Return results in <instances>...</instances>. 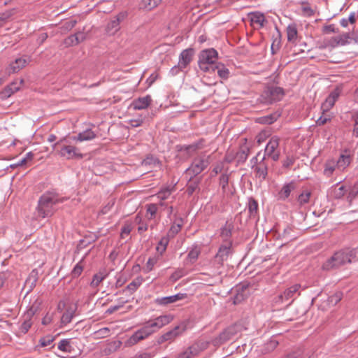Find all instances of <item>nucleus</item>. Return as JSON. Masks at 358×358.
Listing matches in <instances>:
<instances>
[{"mask_svg": "<svg viewBox=\"0 0 358 358\" xmlns=\"http://www.w3.org/2000/svg\"><path fill=\"white\" fill-rule=\"evenodd\" d=\"M66 200L64 197H60L55 192H46L43 194L38 201L36 208L38 216L41 218L51 217L56 211L55 206Z\"/></svg>", "mask_w": 358, "mask_h": 358, "instance_id": "1", "label": "nucleus"}, {"mask_svg": "<svg viewBox=\"0 0 358 358\" xmlns=\"http://www.w3.org/2000/svg\"><path fill=\"white\" fill-rule=\"evenodd\" d=\"M72 139L69 138H62L59 141L55 143L52 148L56 149L59 148L57 151L58 155L63 158L68 160L71 159H81L83 158V155L80 152V149L72 144Z\"/></svg>", "mask_w": 358, "mask_h": 358, "instance_id": "2", "label": "nucleus"}, {"mask_svg": "<svg viewBox=\"0 0 358 358\" xmlns=\"http://www.w3.org/2000/svg\"><path fill=\"white\" fill-rule=\"evenodd\" d=\"M232 254V242H227L222 244L213 259L211 262L212 266L215 268V275H221V271L223 267L224 262L227 260L230 255Z\"/></svg>", "mask_w": 358, "mask_h": 358, "instance_id": "3", "label": "nucleus"}, {"mask_svg": "<svg viewBox=\"0 0 358 358\" xmlns=\"http://www.w3.org/2000/svg\"><path fill=\"white\" fill-rule=\"evenodd\" d=\"M211 162V155L202 152L193 159L191 165L186 169L185 172L191 176V178L195 177L203 171L210 165Z\"/></svg>", "mask_w": 358, "mask_h": 358, "instance_id": "4", "label": "nucleus"}, {"mask_svg": "<svg viewBox=\"0 0 358 358\" xmlns=\"http://www.w3.org/2000/svg\"><path fill=\"white\" fill-rule=\"evenodd\" d=\"M284 95L285 92L282 87L270 85L264 89L259 99L264 104H271L280 101Z\"/></svg>", "mask_w": 358, "mask_h": 358, "instance_id": "5", "label": "nucleus"}, {"mask_svg": "<svg viewBox=\"0 0 358 358\" xmlns=\"http://www.w3.org/2000/svg\"><path fill=\"white\" fill-rule=\"evenodd\" d=\"M217 52L214 48L202 50L199 56V66L201 70L208 72L210 69L214 71V63L217 58Z\"/></svg>", "mask_w": 358, "mask_h": 358, "instance_id": "6", "label": "nucleus"}, {"mask_svg": "<svg viewBox=\"0 0 358 358\" xmlns=\"http://www.w3.org/2000/svg\"><path fill=\"white\" fill-rule=\"evenodd\" d=\"M244 327L241 323H236L231 325L224 329L218 336L213 340L214 345H220L234 338L238 334L241 333Z\"/></svg>", "mask_w": 358, "mask_h": 358, "instance_id": "7", "label": "nucleus"}, {"mask_svg": "<svg viewBox=\"0 0 358 358\" xmlns=\"http://www.w3.org/2000/svg\"><path fill=\"white\" fill-rule=\"evenodd\" d=\"M346 257L343 250L336 252L323 264L322 269L329 271L339 268L348 263Z\"/></svg>", "mask_w": 358, "mask_h": 358, "instance_id": "8", "label": "nucleus"}, {"mask_svg": "<svg viewBox=\"0 0 358 358\" xmlns=\"http://www.w3.org/2000/svg\"><path fill=\"white\" fill-rule=\"evenodd\" d=\"M186 330L187 324L185 322H182L173 329L160 336L157 339V343L162 344L166 341L173 342L176 338L182 336Z\"/></svg>", "mask_w": 358, "mask_h": 358, "instance_id": "9", "label": "nucleus"}, {"mask_svg": "<svg viewBox=\"0 0 358 358\" xmlns=\"http://www.w3.org/2000/svg\"><path fill=\"white\" fill-rule=\"evenodd\" d=\"M261 157V153L258 152L257 156L253 157L251 160V162H254V165L252 166V169H254L256 173V177L262 178V180H265L268 175V165L265 163V155H263L260 161L258 162L259 159Z\"/></svg>", "mask_w": 358, "mask_h": 358, "instance_id": "10", "label": "nucleus"}, {"mask_svg": "<svg viewBox=\"0 0 358 358\" xmlns=\"http://www.w3.org/2000/svg\"><path fill=\"white\" fill-rule=\"evenodd\" d=\"M279 143L280 138L278 136L271 137L264 150L265 157H268L273 161H278L280 158Z\"/></svg>", "mask_w": 358, "mask_h": 358, "instance_id": "11", "label": "nucleus"}, {"mask_svg": "<svg viewBox=\"0 0 358 358\" xmlns=\"http://www.w3.org/2000/svg\"><path fill=\"white\" fill-rule=\"evenodd\" d=\"M153 331L151 329L150 326L146 322L145 324L136 331L128 340H127V345H133L139 342L140 341H142L150 335L153 334Z\"/></svg>", "mask_w": 358, "mask_h": 358, "instance_id": "12", "label": "nucleus"}, {"mask_svg": "<svg viewBox=\"0 0 358 358\" xmlns=\"http://www.w3.org/2000/svg\"><path fill=\"white\" fill-rule=\"evenodd\" d=\"M127 16L126 12H120L117 15L113 17L108 22L106 27V31L110 34H114L120 29V24Z\"/></svg>", "mask_w": 358, "mask_h": 358, "instance_id": "13", "label": "nucleus"}, {"mask_svg": "<svg viewBox=\"0 0 358 358\" xmlns=\"http://www.w3.org/2000/svg\"><path fill=\"white\" fill-rule=\"evenodd\" d=\"M194 50L193 48H187L182 51L179 56L178 66L180 69L186 68L193 59Z\"/></svg>", "mask_w": 358, "mask_h": 358, "instance_id": "14", "label": "nucleus"}, {"mask_svg": "<svg viewBox=\"0 0 358 358\" xmlns=\"http://www.w3.org/2000/svg\"><path fill=\"white\" fill-rule=\"evenodd\" d=\"M29 62L30 59L26 57L17 58L14 62L9 64L7 71L9 73H17L25 67Z\"/></svg>", "mask_w": 358, "mask_h": 358, "instance_id": "15", "label": "nucleus"}, {"mask_svg": "<svg viewBox=\"0 0 358 358\" xmlns=\"http://www.w3.org/2000/svg\"><path fill=\"white\" fill-rule=\"evenodd\" d=\"M151 96L150 95H146L145 96L139 97L134 99L132 101L131 106L134 110H143L147 108L151 103Z\"/></svg>", "mask_w": 358, "mask_h": 358, "instance_id": "16", "label": "nucleus"}, {"mask_svg": "<svg viewBox=\"0 0 358 358\" xmlns=\"http://www.w3.org/2000/svg\"><path fill=\"white\" fill-rule=\"evenodd\" d=\"M234 229V223L229 221H227L225 224L220 229V236L224 243H227V242H232L230 238Z\"/></svg>", "mask_w": 358, "mask_h": 358, "instance_id": "17", "label": "nucleus"}, {"mask_svg": "<svg viewBox=\"0 0 358 358\" xmlns=\"http://www.w3.org/2000/svg\"><path fill=\"white\" fill-rule=\"evenodd\" d=\"M199 346L198 344H193L185 349L184 351L180 352L176 356V358H192L197 356L200 352Z\"/></svg>", "mask_w": 358, "mask_h": 358, "instance_id": "18", "label": "nucleus"}, {"mask_svg": "<svg viewBox=\"0 0 358 358\" xmlns=\"http://www.w3.org/2000/svg\"><path fill=\"white\" fill-rule=\"evenodd\" d=\"M187 297V294L178 293L175 295L157 298L156 302L159 305H167L175 303L178 301L182 300Z\"/></svg>", "mask_w": 358, "mask_h": 358, "instance_id": "19", "label": "nucleus"}, {"mask_svg": "<svg viewBox=\"0 0 358 358\" xmlns=\"http://www.w3.org/2000/svg\"><path fill=\"white\" fill-rule=\"evenodd\" d=\"M96 137V134L90 129H87L83 132L79 133L77 136H71L73 141H90Z\"/></svg>", "mask_w": 358, "mask_h": 358, "instance_id": "20", "label": "nucleus"}, {"mask_svg": "<svg viewBox=\"0 0 358 358\" xmlns=\"http://www.w3.org/2000/svg\"><path fill=\"white\" fill-rule=\"evenodd\" d=\"M23 83L24 80L22 79L11 83L4 89L3 92H2L3 96L4 97L10 96L13 94L17 92L20 89Z\"/></svg>", "mask_w": 358, "mask_h": 358, "instance_id": "21", "label": "nucleus"}, {"mask_svg": "<svg viewBox=\"0 0 358 358\" xmlns=\"http://www.w3.org/2000/svg\"><path fill=\"white\" fill-rule=\"evenodd\" d=\"M38 277L39 275L38 270L36 268L33 269L25 281V286L29 287L28 292L31 291L36 287Z\"/></svg>", "mask_w": 358, "mask_h": 358, "instance_id": "22", "label": "nucleus"}, {"mask_svg": "<svg viewBox=\"0 0 358 358\" xmlns=\"http://www.w3.org/2000/svg\"><path fill=\"white\" fill-rule=\"evenodd\" d=\"M76 310V305L74 304L73 306H69L65 313L62 315L61 317V323L63 325H66L70 323L74 317L75 312Z\"/></svg>", "mask_w": 358, "mask_h": 358, "instance_id": "23", "label": "nucleus"}, {"mask_svg": "<svg viewBox=\"0 0 358 358\" xmlns=\"http://www.w3.org/2000/svg\"><path fill=\"white\" fill-rule=\"evenodd\" d=\"M352 39H353V37L352 34L350 33L343 34L332 38L334 43V45H345L349 44Z\"/></svg>", "mask_w": 358, "mask_h": 358, "instance_id": "24", "label": "nucleus"}, {"mask_svg": "<svg viewBox=\"0 0 358 358\" xmlns=\"http://www.w3.org/2000/svg\"><path fill=\"white\" fill-rule=\"evenodd\" d=\"M36 310H33V307H31L27 312V318L22 322L20 327V332L22 334H26L29 331V329L31 327V317L34 314Z\"/></svg>", "mask_w": 358, "mask_h": 358, "instance_id": "25", "label": "nucleus"}, {"mask_svg": "<svg viewBox=\"0 0 358 358\" xmlns=\"http://www.w3.org/2000/svg\"><path fill=\"white\" fill-rule=\"evenodd\" d=\"M295 183L290 182L283 185L281 190L279 192V196L281 199L285 200L290 195L292 190L295 189Z\"/></svg>", "mask_w": 358, "mask_h": 358, "instance_id": "26", "label": "nucleus"}, {"mask_svg": "<svg viewBox=\"0 0 358 358\" xmlns=\"http://www.w3.org/2000/svg\"><path fill=\"white\" fill-rule=\"evenodd\" d=\"M250 150L247 146L241 147L236 152V159L239 164L244 163L249 155Z\"/></svg>", "mask_w": 358, "mask_h": 358, "instance_id": "27", "label": "nucleus"}, {"mask_svg": "<svg viewBox=\"0 0 358 358\" xmlns=\"http://www.w3.org/2000/svg\"><path fill=\"white\" fill-rule=\"evenodd\" d=\"M108 276V273L105 270L99 271L94 275L92 280L90 283L91 287H96L99 284Z\"/></svg>", "mask_w": 358, "mask_h": 358, "instance_id": "28", "label": "nucleus"}, {"mask_svg": "<svg viewBox=\"0 0 358 358\" xmlns=\"http://www.w3.org/2000/svg\"><path fill=\"white\" fill-rule=\"evenodd\" d=\"M182 224L183 220L178 218L176 222L171 225L168 232V236L174 237L181 230Z\"/></svg>", "mask_w": 358, "mask_h": 358, "instance_id": "29", "label": "nucleus"}, {"mask_svg": "<svg viewBox=\"0 0 358 358\" xmlns=\"http://www.w3.org/2000/svg\"><path fill=\"white\" fill-rule=\"evenodd\" d=\"M280 116V114L278 113H273L272 114L263 116L259 118V122L260 124H271L275 122L278 117Z\"/></svg>", "mask_w": 358, "mask_h": 358, "instance_id": "30", "label": "nucleus"}, {"mask_svg": "<svg viewBox=\"0 0 358 358\" xmlns=\"http://www.w3.org/2000/svg\"><path fill=\"white\" fill-rule=\"evenodd\" d=\"M177 148L180 152H186L188 155H192L199 148V145L198 143H195L191 145H178Z\"/></svg>", "mask_w": 358, "mask_h": 358, "instance_id": "31", "label": "nucleus"}, {"mask_svg": "<svg viewBox=\"0 0 358 358\" xmlns=\"http://www.w3.org/2000/svg\"><path fill=\"white\" fill-rule=\"evenodd\" d=\"M265 22V17L262 13H253L251 16V23L252 25L256 24L258 25L259 27H263L264 26Z\"/></svg>", "mask_w": 358, "mask_h": 358, "instance_id": "32", "label": "nucleus"}, {"mask_svg": "<svg viewBox=\"0 0 358 358\" xmlns=\"http://www.w3.org/2000/svg\"><path fill=\"white\" fill-rule=\"evenodd\" d=\"M345 254L347 256V262L351 263L358 260V247L354 249H345Z\"/></svg>", "mask_w": 358, "mask_h": 358, "instance_id": "33", "label": "nucleus"}, {"mask_svg": "<svg viewBox=\"0 0 358 358\" xmlns=\"http://www.w3.org/2000/svg\"><path fill=\"white\" fill-rule=\"evenodd\" d=\"M160 328L169 324L173 320V316L171 314L160 315L155 318Z\"/></svg>", "mask_w": 358, "mask_h": 358, "instance_id": "34", "label": "nucleus"}, {"mask_svg": "<svg viewBox=\"0 0 358 358\" xmlns=\"http://www.w3.org/2000/svg\"><path fill=\"white\" fill-rule=\"evenodd\" d=\"M278 344V341L275 338H271L268 342H266L264 344V348L262 349V352L264 353L272 352L277 348Z\"/></svg>", "mask_w": 358, "mask_h": 358, "instance_id": "35", "label": "nucleus"}, {"mask_svg": "<svg viewBox=\"0 0 358 358\" xmlns=\"http://www.w3.org/2000/svg\"><path fill=\"white\" fill-rule=\"evenodd\" d=\"M294 232V227L289 225H287L284 229L281 236L283 238H285L288 241H294L296 238V236L292 234Z\"/></svg>", "mask_w": 358, "mask_h": 358, "instance_id": "36", "label": "nucleus"}, {"mask_svg": "<svg viewBox=\"0 0 358 358\" xmlns=\"http://www.w3.org/2000/svg\"><path fill=\"white\" fill-rule=\"evenodd\" d=\"M213 68L214 71L215 69L217 70V74L221 78L227 79L229 78V71L227 68L225 67L224 64H218L217 65L213 66Z\"/></svg>", "mask_w": 358, "mask_h": 358, "instance_id": "37", "label": "nucleus"}, {"mask_svg": "<svg viewBox=\"0 0 358 358\" xmlns=\"http://www.w3.org/2000/svg\"><path fill=\"white\" fill-rule=\"evenodd\" d=\"M350 155H341L337 161L336 166L340 169H345L350 164Z\"/></svg>", "mask_w": 358, "mask_h": 358, "instance_id": "38", "label": "nucleus"}, {"mask_svg": "<svg viewBox=\"0 0 358 358\" xmlns=\"http://www.w3.org/2000/svg\"><path fill=\"white\" fill-rule=\"evenodd\" d=\"M300 287V285L296 284L287 289L284 292L285 300L288 301L289 299H292L294 296V294H296L298 292Z\"/></svg>", "mask_w": 358, "mask_h": 358, "instance_id": "39", "label": "nucleus"}, {"mask_svg": "<svg viewBox=\"0 0 358 358\" xmlns=\"http://www.w3.org/2000/svg\"><path fill=\"white\" fill-rule=\"evenodd\" d=\"M311 192L308 190L303 191L298 196L297 201L300 206H302L309 202Z\"/></svg>", "mask_w": 358, "mask_h": 358, "instance_id": "40", "label": "nucleus"}, {"mask_svg": "<svg viewBox=\"0 0 358 358\" xmlns=\"http://www.w3.org/2000/svg\"><path fill=\"white\" fill-rule=\"evenodd\" d=\"M161 0H142L141 3V8L150 10L157 7Z\"/></svg>", "mask_w": 358, "mask_h": 358, "instance_id": "41", "label": "nucleus"}, {"mask_svg": "<svg viewBox=\"0 0 358 358\" xmlns=\"http://www.w3.org/2000/svg\"><path fill=\"white\" fill-rule=\"evenodd\" d=\"M287 40L294 42L297 37V29L295 25H289L287 28Z\"/></svg>", "mask_w": 358, "mask_h": 358, "instance_id": "42", "label": "nucleus"}, {"mask_svg": "<svg viewBox=\"0 0 358 358\" xmlns=\"http://www.w3.org/2000/svg\"><path fill=\"white\" fill-rule=\"evenodd\" d=\"M229 176L227 173H223L220 176L219 179V184L222 187V192L227 193L229 185Z\"/></svg>", "mask_w": 358, "mask_h": 358, "instance_id": "43", "label": "nucleus"}, {"mask_svg": "<svg viewBox=\"0 0 358 358\" xmlns=\"http://www.w3.org/2000/svg\"><path fill=\"white\" fill-rule=\"evenodd\" d=\"M248 210L250 216H254L257 213L258 203L254 198H250L248 201Z\"/></svg>", "mask_w": 358, "mask_h": 358, "instance_id": "44", "label": "nucleus"}, {"mask_svg": "<svg viewBox=\"0 0 358 358\" xmlns=\"http://www.w3.org/2000/svg\"><path fill=\"white\" fill-rule=\"evenodd\" d=\"M348 200L350 202L358 194V182L347 188Z\"/></svg>", "mask_w": 358, "mask_h": 358, "instance_id": "45", "label": "nucleus"}, {"mask_svg": "<svg viewBox=\"0 0 358 358\" xmlns=\"http://www.w3.org/2000/svg\"><path fill=\"white\" fill-rule=\"evenodd\" d=\"M200 254V250L197 248H192L188 253L187 257V261L190 264H193L198 259Z\"/></svg>", "mask_w": 358, "mask_h": 358, "instance_id": "46", "label": "nucleus"}, {"mask_svg": "<svg viewBox=\"0 0 358 358\" xmlns=\"http://www.w3.org/2000/svg\"><path fill=\"white\" fill-rule=\"evenodd\" d=\"M72 348L70 341L66 339L62 340L58 344V349L64 352H70Z\"/></svg>", "mask_w": 358, "mask_h": 358, "instance_id": "47", "label": "nucleus"}, {"mask_svg": "<svg viewBox=\"0 0 358 358\" xmlns=\"http://www.w3.org/2000/svg\"><path fill=\"white\" fill-rule=\"evenodd\" d=\"M356 22L355 13H352L348 18H343L340 21V24L343 27H347L348 24H353Z\"/></svg>", "mask_w": 358, "mask_h": 358, "instance_id": "48", "label": "nucleus"}, {"mask_svg": "<svg viewBox=\"0 0 358 358\" xmlns=\"http://www.w3.org/2000/svg\"><path fill=\"white\" fill-rule=\"evenodd\" d=\"M171 194V189L169 187L164 188L162 190H160L157 194V198L160 201H164L169 198V196Z\"/></svg>", "mask_w": 358, "mask_h": 358, "instance_id": "49", "label": "nucleus"}, {"mask_svg": "<svg viewBox=\"0 0 358 358\" xmlns=\"http://www.w3.org/2000/svg\"><path fill=\"white\" fill-rule=\"evenodd\" d=\"M335 103L336 101L328 96L322 104V110L323 112L329 110L334 106Z\"/></svg>", "mask_w": 358, "mask_h": 358, "instance_id": "50", "label": "nucleus"}, {"mask_svg": "<svg viewBox=\"0 0 358 358\" xmlns=\"http://www.w3.org/2000/svg\"><path fill=\"white\" fill-rule=\"evenodd\" d=\"M141 284V280L139 279L134 280L126 287L125 289L129 291L130 294H132L137 289Z\"/></svg>", "mask_w": 358, "mask_h": 358, "instance_id": "51", "label": "nucleus"}, {"mask_svg": "<svg viewBox=\"0 0 358 358\" xmlns=\"http://www.w3.org/2000/svg\"><path fill=\"white\" fill-rule=\"evenodd\" d=\"M347 192V188L345 186H341L334 190V196L335 199H341Z\"/></svg>", "mask_w": 358, "mask_h": 358, "instance_id": "52", "label": "nucleus"}, {"mask_svg": "<svg viewBox=\"0 0 358 358\" xmlns=\"http://www.w3.org/2000/svg\"><path fill=\"white\" fill-rule=\"evenodd\" d=\"M146 208L147 213L150 215L149 219L151 220L155 217L158 210L157 205L155 203H150L147 205Z\"/></svg>", "mask_w": 358, "mask_h": 358, "instance_id": "53", "label": "nucleus"}, {"mask_svg": "<svg viewBox=\"0 0 358 358\" xmlns=\"http://www.w3.org/2000/svg\"><path fill=\"white\" fill-rule=\"evenodd\" d=\"M132 230V227L130 224L126 223L121 229L120 238L124 239L126 236H129Z\"/></svg>", "mask_w": 358, "mask_h": 358, "instance_id": "54", "label": "nucleus"}, {"mask_svg": "<svg viewBox=\"0 0 358 358\" xmlns=\"http://www.w3.org/2000/svg\"><path fill=\"white\" fill-rule=\"evenodd\" d=\"M334 170H335V166L334 165V162L331 163V162H328L325 164L324 174L326 176L329 177L332 175Z\"/></svg>", "mask_w": 358, "mask_h": 358, "instance_id": "55", "label": "nucleus"}, {"mask_svg": "<svg viewBox=\"0 0 358 358\" xmlns=\"http://www.w3.org/2000/svg\"><path fill=\"white\" fill-rule=\"evenodd\" d=\"M199 180L194 181L189 183L187 187L188 195H192L193 193L199 188Z\"/></svg>", "mask_w": 358, "mask_h": 358, "instance_id": "56", "label": "nucleus"}, {"mask_svg": "<svg viewBox=\"0 0 358 358\" xmlns=\"http://www.w3.org/2000/svg\"><path fill=\"white\" fill-rule=\"evenodd\" d=\"M169 239L168 236L162 237L159 242V245L157 248V249L158 250L162 249V252L165 251L166 249L167 245L169 244Z\"/></svg>", "mask_w": 358, "mask_h": 358, "instance_id": "57", "label": "nucleus"}, {"mask_svg": "<svg viewBox=\"0 0 358 358\" xmlns=\"http://www.w3.org/2000/svg\"><path fill=\"white\" fill-rule=\"evenodd\" d=\"M83 266L81 265V262L78 263L71 271L72 278L78 277L83 272Z\"/></svg>", "mask_w": 358, "mask_h": 358, "instance_id": "58", "label": "nucleus"}, {"mask_svg": "<svg viewBox=\"0 0 358 358\" xmlns=\"http://www.w3.org/2000/svg\"><path fill=\"white\" fill-rule=\"evenodd\" d=\"M322 31L324 34H331V33H338L339 29L336 28L334 24L325 25L322 28Z\"/></svg>", "mask_w": 358, "mask_h": 358, "instance_id": "59", "label": "nucleus"}, {"mask_svg": "<svg viewBox=\"0 0 358 358\" xmlns=\"http://www.w3.org/2000/svg\"><path fill=\"white\" fill-rule=\"evenodd\" d=\"M342 299V294L340 292L336 293L329 297L328 301L329 303L336 305Z\"/></svg>", "mask_w": 358, "mask_h": 358, "instance_id": "60", "label": "nucleus"}, {"mask_svg": "<svg viewBox=\"0 0 358 358\" xmlns=\"http://www.w3.org/2000/svg\"><path fill=\"white\" fill-rule=\"evenodd\" d=\"M64 44L66 46L76 45L78 44V38H76V36L74 34L71 35L64 40Z\"/></svg>", "mask_w": 358, "mask_h": 358, "instance_id": "61", "label": "nucleus"}, {"mask_svg": "<svg viewBox=\"0 0 358 358\" xmlns=\"http://www.w3.org/2000/svg\"><path fill=\"white\" fill-rule=\"evenodd\" d=\"M159 164V160L154 157L152 155L148 156L145 159H143L142 164L143 165H155Z\"/></svg>", "mask_w": 358, "mask_h": 358, "instance_id": "62", "label": "nucleus"}, {"mask_svg": "<svg viewBox=\"0 0 358 358\" xmlns=\"http://www.w3.org/2000/svg\"><path fill=\"white\" fill-rule=\"evenodd\" d=\"M157 260L156 258H149L147 263H146V265L145 266V270L146 272H150L151 271L155 265L156 264Z\"/></svg>", "mask_w": 358, "mask_h": 358, "instance_id": "63", "label": "nucleus"}, {"mask_svg": "<svg viewBox=\"0 0 358 358\" xmlns=\"http://www.w3.org/2000/svg\"><path fill=\"white\" fill-rule=\"evenodd\" d=\"M352 120L354 121V129H353V134L355 136L358 138V112L355 113L352 117Z\"/></svg>", "mask_w": 358, "mask_h": 358, "instance_id": "64", "label": "nucleus"}]
</instances>
